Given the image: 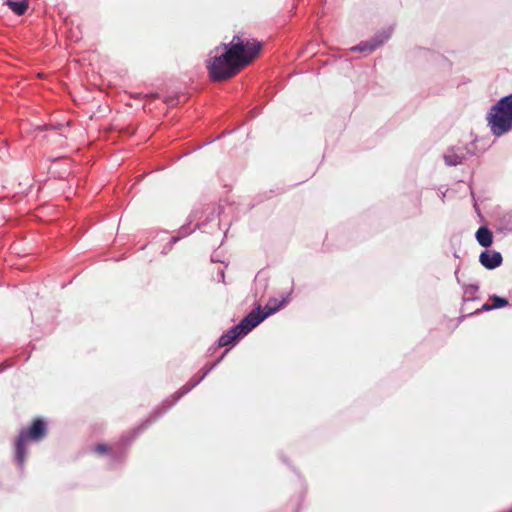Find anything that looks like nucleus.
I'll list each match as a JSON object with an SVG mask.
<instances>
[{
  "mask_svg": "<svg viewBox=\"0 0 512 512\" xmlns=\"http://www.w3.org/2000/svg\"><path fill=\"white\" fill-rule=\"evenodd\" d=\"M262 48V43L249 39L244 40L240 35H234L229 43H221L209 53L206 68L213 82L226 81L256 58Z\"/></svg>",
  "mask_w": 512,
  "mask_h": 512,
  "instance_id": "f257e3e1",
  "label": "nucleus"
},
{
  "mask_svg": "<svg viewBox=\"0 0 512 512\" xmlns=\"http://www.w3.org/2000/svg\"><path fill=\"white\" fill-rule=\"evenodd\" d=\"M486 121L495 137H501L512 130V93L501 97L490 107Z\"/></svg>",
  "mask_w": 512,
  "mask_h": 512,
  "instance_id": "f03ea898",
  "label": "nucleus"
},
{
  "mask_svg": "<svg viewBox=\"0 0 512 512\" xmlns=\"http://www.w3.org/2000/svg\"><path fill=\"white\" fill-rule=\"evenodd\" d=\"M276 309H270L267 313L260 314V307L253 309L238 324L224 332L217 341V347L235 345L241 338L246 336L259 324H261Z\"/></svg>",
  "mask_w": 512,
  "mask_h": 512,
  "instance_id": "7ed1b4c3",
  "label": "nucleus"
},
{
  "mask_svg": "<svg viewBox=\"0 0 512 512\" xmlns=\"http://www.w3.org/2000/svg\"><path fill=\"white\" fill-rule=\"evenodd\" d=\"M155 422L151 416L146 419L140 426L135 428L129 435L123 436L120 441L112 447L106 444H97L94 447V451L97 453H108L110 457V467L115 468L121 464L126 457L128 446L135 440V438L141 434L149 425Z\"/></svg>",
  "mask_w": 512,
  "mask_h": 512,
  "instance_id": "20e7f679",
  "label": "nucleus"
},
{
  "mask_svg": "<svg viewBox=\"0 0 512 512\" xmlns=\"http://www.w3.org/2000/svg\"><path fill=\"white\" fill-rule=\"evenodd\" d=\"M46 434L47 424L40 418L35 419L28 429H21L15 442V461L21 470L23 469L27 455L26 442L29 440L39 442Z\"/></svg>",
  "mask_w": 512,
  "mask_h": 512,
  "instance_id": "39448f33",
  "label": "nucleus"
},
{
  "mask_svg": "<svg viewBox=\"0 0 512 512\" xmlns=\"http://www.w3.org/2000/svg\"><path fill=\"white\" fill-rule=\"evenodd\" d=\"M204 380L201 374L194 375L186 384H184L178 391L171 397L165 399L161 406L156 407L152 413L151 418L157 421L161 418L172 406H174L184 395L189 393L194 387Z\"/></svg>",
  "mask_w": 512,
  "mask_h": 512,
  "instance_id": "423d86ee",
  "label": "nucleus"
},
{
  "mask_svg": "<svg viewBox=\"0 0 512 512\" xmlns=\"http://www.w3.org/2000/svg\"><path fill=\"white\" fill-rule=\"evenodd\" d=\"M476 155L475 141L465 145L450 146L446 149L443 160L446 166L455 167Z\"/></svg>",
  "mask_w": 512,
  "mask_h": 512,
  "instance_id": "0eeeda50",
  "label": "nucleus"
},
{
  "mask_svg": "<svg viewBox=\"0 0 512 512\" xmlns=\"http://www.w3.org/2000/svg\"><path fill=\"white\" fill-rule=\"evenodd\" d=\"M391 37V30H381L377 32L371 39L366 41H361L359 44L353 46L351 48L352 52H373L378 47L383 45L389 38Z\"/></svg>",
  "mask_w": 512,
  "mask_h": 512,
  "instance_id": "6e6552de",
  "label": "nucleus"
},
{
  "mask_svg": "<svg viewBox=\"0 0 512 512\" xmlns=\"http://www.w3.org/2000/svg\"><path fill=\"white\" fill-rule=\"evenodd\" d=\"M479 262L488 270L496 269L503 262L502 254L494 250H484L479 256Z\"/></svg>",
  "mask_w": 512,
  "mask_h": 512,
  "instance_id": "1a4fd4ad",
  "label": "nucleus"
},
{
  "mask_svg": "<svg viewBox=\"0 0 512 512\" xmlns=\"http://www.w3.org/2000/svg\"><path fill=\"white\" fill-rule=\"evenodd\" d=\"M496 230L504 235L512 232V212H504L498 217Z\"/></svg>",
  "mask_w": 512,
  "mask_h": 512,
  "instance_id": "9d476101",
  "label": "nucleus"
},
{
  "mask_svg": "<svg viewBox=\"0 0 512 512\" xmlns=\"http://www.w3.org/2000/svg\"><path fill=\"white\" fill-rule=\"evenodd\" d=\"M478 244L484 248H488L493 243V234L487 226H480L475 233Z\"/></svg>",
  "mask_w": 512,
  "mask_h": 512,
  "instance_id": "9b49d317",
  "label": "nucleus"
},
{
  "mask_svg": "<svg viewBox=\"0 0 512 512\" xmlns=\"http://www.w3.org/2000/svg\"><path fill=\"white\" fill-rule=\"evenodd\" d=\"M290 293H287L282 299L279 301L276 298L269 299L268 303L265 305L264 309H260V314L267 313L270 309H276L274 312H272L269 316L275 314L278 312L281 308L285 307L286 304L289 302Z\"/></svg>",
  "mask_w": 512,
  "mask_h": 512,
  "instance_id": "f8f14e48",
  "label": "nucleus"
},
{
  "mask_svg": "<svg viewBox=\"0 0 512 512\" xmlns=\"http://www.w3.org/2000/svg\"><path fill=\"white\" fill-rule=\"evenodd\" d=\"M3 4L7 5L17 16L24 15L29 7L27 0H4Z\"/></svg>",
  "mask_w": 512,
  "mask_h": 512,
  "instance_id": "ddd939ff",
  "label": "nucleus"
},
{
  "mask_svg": "<svg viewBox=\"0 0 512 512\" xmlns=\"http://www.w3.org/2000/svg\"><path fill=\"white\" fill-rule=\"evenodd\" d=\"M206 218L205 220L199 222L196 227L201 228L203 226H206L209 222L219 220L220 215V207L216 206L214 204L208 205L206 208Z\"/></svg>",
  "mask_w": 512,
  "mask_h": 512,
  "instance_id": "4468645a",
  "label": "nucleus"
},
{
  "mask_svg": "<svg viewBox=\"0 0 512 512\" xmlns=\"http://www.w3.org/2000/svg\"><path fill=\"white\" fill-rule=\"evenodd\" d=\"M192 229L190 228L189 224L181 226L179 229V232L177 236H173L170 241L164 246L163 252L166 253L167 250H170L172 246L178 242L181 238L188 236L192 233Z\"/></svg>",
  "mask_w": 512,
  "mask_h": 512,
  "instance_id": "2eb2a0df",
  "label": "nucleus"
},
{
  "mask_svg": "<svg viewBox=\"0 0 512 512\" xmlns=\"http://www.w3.org/2000/svg\"><path fill=\"white\" fill-rule=\"evenodd\" d=\"M463 288H464V291H463V301L464 302H469V301H474V300L479 299L477 297V293L479 290V286L477 284L465 285Z\"/></svg>",
  "mask_w": 512,
  "mask_h": 512,
  "instance_id": "dca6fc26",
  "label": "nucleus"
},
{
  "mask_svg": "<svg viewBox=\"0 0 512 512\" xmlns=\"http://www.w3.org/2000/svg\"><path fill=\"white\" fill-rule=\"evenodd\" d=\"M228 349H226L213 363H207L200 371L204 378L224 359L226 354L228 353Z\"/></svg>",
  "mask_w": 512,
  "mask_h": 512,
  "instance_id": "f3484780",
  "label": "nucleus"
},
{
  "mask_svg": "<svg viewBox=\"0 0 512 512\" xmlns=\"http://www.w3.org/2000/svg\"><path fill=\"white\" fill-rule=\"evenodd\" d=\"M228 349H226L213 363H207L200 371L204 378L224 359L226 354L228 353Z\"/></svg>",
  "mask_w": 512,
  "mask_h": 512,
  "instance_id": "a211bd4d",
  "label": "nucleus"
},
{
  "mask_svg": "<svg viewBox=\"0 0 512 512\" xmlns=\"http://www.w3.org/2000/svg\"><path fill=\"white\" fill-rule=\"evenodd\" d=\"M489 300L491 301L493 309H500L509 305V301L506 298L498 295L490 296Z\"/></svg>",
  "mask_w": 512,
  "mask_h": 512,
  "instance_id": "6ab92c4d",
  "label": "nucleus"
},
{
  "mask_svg": "<svg viewBox=\"0 0 512 512\" xmlns=\"http://www.w3.org/2000/svg\"><path fill=\"white\" fill-rule=\"evenodd\" d=\"M493 310V307H492V304L491 303H484L481 308L477 309L475 312L473 313H470L469 315H473V314H479L481 312H487V311H491Z\"/></svg>",
  "mask_w": 512,
  "mask_h": 512,
  "instance_id": "aec40b11",
  "label": "nucleus"
},
{
  "mask_svg": "<svg viewBox=\"0 0 512 512\" xmlns=\"http://www.w3.org/2000/svg\"><path fill=\"white\" fill-rule=\"evenodd\" d=\"M63 126V124H60L58 123L57 125H52V124H45L43 126H40L39 129L41 130H49V129H54V130H58L60 129L61 127Z\"/></svg>",
  "mask_w": 512,
  "mask_h": 512,
  "instance_id": "412c9836",
  "label": "nucleus"
},
{
  "mask_svg": "<svg viewBox=\"0 0 512 512\" xmlns=\"http://www.w3.org/2000/svg\"><path fill=\"white\" fill-rule=\"evenodd\" d=\"M217 277H218V281L223 282V283L225 282V272H224L223 268L218 270Z\"/></svg>",
  "mask_w": 512,
  "mask_h": 512,
  "instance_id": "4be33fe9",
  "label": "nucleus"
},
{
  "mask_svg": "<svg viewBox=\"0 0 512 512\" xmlns=\"http://www.w3.org/2000/svg\"><path fill=\"white\" fill-rule=\"evenodd\" d=\"M12 364L11 363H1L0 364V373L3 372L4 370H6L7 368L11 367Z\"/></svg>",
  "mask_w": 512,
  "mask_h": 512,
  "instance_id": "5701e85b",
  "label": "nucleus"
},
{
  "mask_svg": "<svg viewBox=\"0 0 512 512\" xmlns=\"http://www.w3.org/2000/svg\"><path fill=\"white\" fill-rule=\"evenodd\" d=\"M211 261L212 262H222L220 259H219V256L217 255L216 252H214L211 256Z\"/></svg>",
  "mask_w": 512,
  "mask_h": 512,
  "instance_id": "b1692460",
  "label": "nucleus"
},
{
  "mask_svg": "<svg viewBox=\"0 0 512 512\" xmlns=\"http://www.w3.org/2000/svg\"><path fill=\"white\" fill-rule=\"evenodd\" d=\"M190 217H194V218H196V217H197V212H196V211H194Z\"/></svg>",
  "mask_w": 512,
  "mask_h": 512,
  "instance_id": "393cba45",
  "label": "nucleus"
},
{
  "mask_svg": "<svg viewBox=\"0 0 512 512\" xmlns=\"http://www.w3.org/2000/svg\"><path fill=\"white\" fill-rule=\"evenodd\" d=\"M455 276L457 278V281L460 282L459 278H458V271H455Z\"/></svg>",
  "mask_w": 512,
  "mask_h": 512,
  "instance_id": "a878e982",
  "label": "nucleus"
},
{
  "mask_svg": "<svg viewBox=\"0 0 512 512\" xmlns=\"http://www.w3.org/2000/svg\"><path fill=\"white\" fill-rule=\"evenodd\" d=\"M508 512H512V508Z\"/></svg>",
  "mask_w": 512,
  "mask_h": 512,
  "instance_id": "bb28decb",
  "label": "nucleus"
},
{
  "mask_svg": "<svg viewBox=\"0 0 512 512\" xmlns=\"http://www.w3.org/2000/svg\"><path fill=\"white\" fill-rule=\"evenodd\" d=\"M508 512H512V508Z\"/></svg>",
  "mask_w": 512,
  "mask_h": 512,
  "instance_id": "cd10ccee",
  "label": "nucleus"
}]
</instances>
